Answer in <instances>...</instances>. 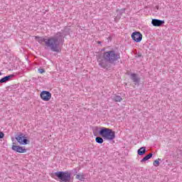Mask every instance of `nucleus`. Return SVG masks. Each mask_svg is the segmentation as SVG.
Segmentation results:
<instances>
[{"label": "nucleus", "instance_id": "f03ea898", "mask_svg": "<svg viewBox=\"0 0 182 182\" xmlns=\"http://www.w3.org/2000/svg\"><path fill=\"white\" fill-rule=\"evenodd\" d=\"M63 39V33L58 32L54 36L47 38L46 46L52 52L59 53L60 52V43Z\"/></svg>", "mask_w": 182, "mask_h": 182}, {"label": "nucleus", "instance_id": "a211bd4d", "mask_svg": "<svg viewBox=\"0 0 182 182\" xmlns=\"http://www.w3.org/2000/svg\"><path fill=\"white\" fill-rule=\"evenodd\" d=\"M154 166L155 167H158V166L160 165V159H158L157 160H155L153 163Z\"/></svg>", "mask_w": 182, "mask_h": 182}, {"label": "nucleus", "instance_id": "4468645a", "mask_svg": "<svg viewBox=\"0 0 182 182\" xmlns=\"http://www.w3.org/2000/svg\"><path fill=\"white\" fill-rule=\"evenodd\" d=\"M153 157V154L150 153L149 154L145 156L141 160V163H144V161H147V160H150L151 158Z\"/></svg>", "mask_w": 182, "mask_h": 182}, {"label": "nucleus", "instance_id": "f257e3e1", "mask_svg": "<svg viewBox=\"0 0 182 182\" xmlns=\"http://www.w3.org/2000/svg\"><path fill=\"white\" fill-rule=\"evenodd\" d=\"M119 59H120V53L114 50L105 51L97 57L98 65L106 70H109L112 68V65L116 66Z\"/></svg>", "mask_w": 182, "mask_h": 182}, {"label": "nucleus", "instance_id": "39448f33", "mask_svg": "<svg viewBox=\"0 0 182 182\" xmlns=\"http://www.w3.org/2000/svg\"><path fill=\"white\" fill-rule=\"evenodd\" d=\"M16 139L19 144H22L23 146L28 144V139H26V137H25V135L23 133H20L18 135H16Z\"/></svg>", "mask_w": 182, "mask_h": 182}, {"label": "nucleus", "instance_id": "f8f14e48", "mask_svg": "<svg viewBox=\"0 0 182 182\" xmlns=\"http://www.w3.org/2000/svg\"><path fill=\"white\" fill-rule=\"evenodd\" d=\"M36 41L38 42V43H45V45L46 46V42L48 41V38H45L44 37H40V36H36L35 37Z\"/></svg>", "mask_w": 182, "mask_h": 182}, {"label": "nucleus", "instance_id": "20e7f679", "mask_svg": "<svg viewBox=\"0 0 182 182\" xmlns=\"http://www.w3.org/2000/svg\"><path fill=\"white\" fill-rule=\"evenodd\" d=\"M54 176L58 177L60 182H71L72 173L69 171H57L54 173Z\"/></svg>", "mask_w": 182, "mask_h": 182}, {"label": "nucleus", "instance_id": "6ab92c4d", "mask_svg": "<svg viewBox=\"0 0 182 182\" xmlns=\"http://www.w3.org/2000/svg\"><path fill=\"white\" fill-rule=\"evenodd\" d=\"M125 11H126V9H122L121 10H119L120 16H122Z\"/></svg>", "mask_w": 182, "mask_h": 182}, {"label": "nucleus", "instance_id": "0eeeda50", "mask_svg": "<svg viewBox=\"0 0 182 182\" xmlns=\"http://www.w3.org/2000/svg\"><path fill=\"white\" fill-rule=\"evenodd\" d=\"M40 96L44 102H49L52 97V94L49 91H42Z\"/></svg>", "mask_w": 182, "mask_h": 182}, {"label": "nucleus", "instance_id": "412c9836", "mask_svg": "<svg viewBox=\"0 0 182 182\" xmlns=\"http://www.w3.org/2000/svg\"><path fill=\"white\" fill-rule=\"evenodd\" d=\"M4 136H5V134H4L2 132H0V139H4Z\"/></svg>", "mask_w": 182, "mask_h": 182}, {"label": "nucleus", "instance_id": "2eb2a0df", "mask_svg": "<svg viewBox=\"0 0 182 182\" xmlns=\"http://www.w3.org/2000/svg\"><path fill=\"white\" fill-rule=\"evenodd\" d=\"M75 178L77 180H80V181H85V174L84 173H78L76 175Z\"/></svg>", "mask_w": 182, "mask_h": 182}, {"label": "nucleus", "instance_id": "6e6552de", "mask_svg": "<svg viewBox=\"0 0 182 182\" xmlns=\"http://www.w3.org/2000/svg\"><path fill=\"white\" fill-rule=\"evenodd\" d=\"M12 150H14V151H16L17 153H26L25 148L16 145L12 146Z\"/></svg>", "mask_w": 182, "mask_h": 182}, {"label": "nucleus", "instance_id": "423d86ee", "mask_svg": "<svg viewBox=\"0 0 182 182\" xmlns=\"http://www.w3.org/2000/svg\"><path fill=\"white\" fill-rule=\"evenodd\" d=\"M131 36L133 41L136 43L141 42V39H143V35L139 31H134Z\"/></svg>", "mask_w": 182, "mask_h": 182}, {"label": "nucleus", "instance_id": "9d476101", "mask_svg": "<svg viewBox=\"0 0 182 182\" xmlns=\"http://www.w3.org/2000/svg\"><path fill=\"white\" fill-rule=\"evenodd\" d=\"M151 23L153 26H161L162 25H164V21L154 18L151 21Z\"/></svg>", "mask_w": 182, "mask_h": 182}, {"label": "nucleus", "instance_id": "aec40b11", "mask_svg": "<svg viewBox=\"0 0 182 182\" xmlns=\"http://www.w3.org/2000/svg\"><path fill=\"white\" fill-rule=\"evenodd\" d=\"M38 73H45V69H43V68H39V69H38Z\"/></svg>", "mask_w": 182, "mask_h": 182}, {"label": "nucleus", "instance_id": "1a4fd4ad", "mask_svg": "<svg viewBox=\"0 0 182 182\" xmlns=\"http://www.w3.org/2000/svg\"><path fill=\"white\" fill-rule=\"evenodd\" d=\"M130 79L132 80V81L134 82V83H135V85L140 83V78L139 75L136 73H131Z\"/></svg>", "mask_w": 182, "mask_h": 182}, {"label": "nucleus", "instance_id": "4be33fe9", "mask_svg": "<svg viewBox=\"0 0 182 182\" xmlns=\"http://www.w3.org/2000/svg\"><path fill=\"white\" fill-rule=\"evenodd\" d=\"M73 173H74L75 174H77V171L76 170V168H74V169L73 170Z\"/></svg>", "mask_w": 182, "mask_h": 182}, {"label": "nucleus", "instance_id": "5701e85b", "mask_svg": "<svg viewBox=\"0 0 182 182\" xmlns=\"http://www.w3.org/2000/svg\"><path fill=\"white\" fill-rule=\"evenodd\" d=\"M98 43H100V44L102 43V41H98Z\"/></svg>", "mask_w": 182, "mask_h": 182}, {"label": "nucleus", "instance_id": "b1692460", "mask_svg": "<svg viewBox=\"0 0 182 182\" xmlns=\"http://www.w3.org/2000/svg\"><path fill=\"white\" fill-rule=\"evenodd\" d=\"M2 73L0 72V76H1Z\"/></svg>", "mask_w": 182, "mask_h": 182}, {"label": "nucleus", "instance_id": "9b49d317", "mask_svg": "<svg viewBox=\"0 0 182 182\" xmlns=\"http://www.w3.org/2000/svg\"><path fill=\"white\" fill-rule=\"evenodd\" d=\"M14 75H6L4 77L0 79V83H6V82H9V80H11V79H12V77H14Z\"/></svg>", "mask_w": 182, "mask_h": 182}, {"label": "nucleus", "instance_id": "f3484780", "mask_svg": "<svg viewBox=\"0 0 182 182\" xmlns=\"http://www.w3.org/2000/svg\"><path fill=\"white\" fill-rule=\"evenodd\" d=\"M95 141L96 143H97L98 144H102L103 143V138L100 137V136H97L95 138Z\"/></svg>", "mask_w": 182, "mask_h": 182}, {"label": "nucleus", "instance_id": "dca6fc26", "mask_svg": "<svg viewBox=\"0 0 182 182\" xmlns=\"http://www.w3.org/2000/svg\"><path fill=\"white\" fill-rule=\"evenodd\" d=\"M112 100H114V102H122V100H123V98H122V97L119 95H115L113 97Z\"/></svg>", "mask_w": 182, "mask_h": 182}, {"label": "nucleus", "instance_id": "ddd939ff", "mask_svg": "<svg viewBox=\"0 0 182 182\" xmlns=\"http://www.w3.org/2000/svg\"><path fill=\"white\" fill-rule=\"evenodd\" d=\"M139 156H144V154H146V147L142 146L137 151Z\"/></svg>", "mask_w": 182, "mask_h": 182}, {"label": "nucleus", "instance_id": "7ed1b4c3", "mask_svg": "<svg viewBox=\"0 0 182 182\" xmlns=\"http://www.w3.org/2000/svg\"><path fill=\"white\" fill-rule=\"evenodd\" d=\"M100 136H102L105 140H114L116 134L112 129L106 127H101L99 131Z\"/></svg>", "mask_w": 182, "mask_h": 182}]
</instances>
